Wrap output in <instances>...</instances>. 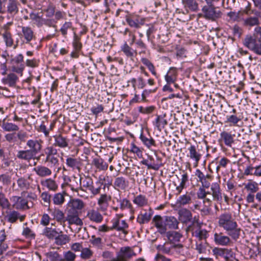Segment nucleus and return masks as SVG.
<instances>
[{
	"label": "nucleus",
	"instance_id": "obj_1",
	"mask_svg": "<svg viewBox=\"0 0 261 261\" xmlns=\"http://www.w3.org/2000/svg\"><path fill=\"white\" fill-rule=\"evenodd\" d=\"M218 225L226 231L227 234L233 240L237 241L241 235L240 228L231 213L225 212L218 217Z\"/></svg>",
	"mask_w": 261,
	"mask_h": 261
},
{
	"label": "nucleus",
	"instance_id": "obj_2",
	"mask_svg": "<svg viewBox=\"0 0 261 261\" xmlns=\"http://www.w3.org/2000/svg\"><path fill=\"white\" fill-rule=\"evenodd\" d=\"M80 187L75 190L78 192L79 190L83 191H90L93 195H96L100 193L101 186L102 184L99 181L97 182L96 184L97 185V187H94L93 185V182L92 178L89 176L84 178L81 177L80 179Z\"/></svg>",
	"mask_w": 261,
	"mask_h": 261
},
{
	"label": "nucleus",
	"instance_id": "obj_3",
	"mask_svg": "<svg viewBox=\"0 0 261 261\" xmlns=\"http://www.w3.org/2000/svg\"><path fill=\"white\" fill-rule=\"evenodd\" d=\"M243 45L258 55H261V42L253 35H247L243 41Z\"/></svg>",
	"mask_w": 261,
	"mask_h": 261
},
{
	"label": "nucleus",
	"instance_id": "obj_4",
	"mask_svg": "<svg viewBox=\"0 0 261 261\" xmlns=\"http://www.w3.org/2000/svg\"><path fill=\"white\" fill-rule=\"evenodd\" d=\"M251 13L253 16L249 15L243 20V24L245 27L251 28L258 25L260 23L261 12L254 10L251 11Z\"/></svg>",
	"mask_w": 261,
	"mask_h": 261
},
{
	"label": "nucleus",
	"instance_id": "obj_5",
	"mask_svg": "<svg viewBox=\"0 0 261 261\" xmlns=\"http://www.w3.org/2000/svg\"><path fill=\"white\" fill-rule=\"evenodd\" d=\"M244 189L248 192L246 197V200L248 203H253L254 202V193L258 192L259 190L258 184L253 181H250L247 184H244Z\"/></svg>",
	"mask_w": 261,
	"mask_h": 261
},
{
	"label": "nucleus",
	"instance_id": "obj_6",
	"mask_svg": "<svg viewBox=\"0 0 261 261\" xmlns=\"http://www.w3.org/2000/svg\"><path fill=\"white\" fill-rule=\"evenodd\" d=\"M152 223L158 229V232L161 234H165L167 231L166 225L165 222V217L163 218L160 215H155L152 220Z\"/></svg>",
	"mask_w": 261,
	"mask_h": 261
},
{
	"label": "nucleus",
	"instance_id": "obj_7",
	"mask_svg": "<svg viewBox=\"0 0 261 261\" xmlns=\"http://www.w3.org/2000/svg\"><path fill=\"white\" fill-rule=\"evenodd\" d=\"M203 16L206 19L214 20L221 16V13L219 11H216L215 8L212 6H204L202 9Z\"/></svg>",
	"mask_w": 261,
	"mask_h": 261
},
{
	"label": "nucleus",
	"instance_id": "obj_8",
	"mask_svg": "<svg viewBox=\"0 0 261 261\" xmlns=\"http://www.w3.org/2000/svg\"><path fill=\"white\" fill-rule=\"evenodd\" d=\"M65 221H67L69 225L75 224L77 226H82L83 222L81 219L79 217V212H75L72 211H67Z\"/></svg>",
	"mask_w": 261,
	"mask_h": 261
},
{
	"label": "nucleus",
	"instance_id": "obj_9",
	"mask_svg": "<svg viewBox=\"0 0 261 261\" xmlns=\"http://www.w3.org/2000/svg\"><path fill=\"white\" fill-rule=\"evenodd\" d=\"M67 210L72 212H79V211L82 210L84 206V202L79 199H71L67 204Z\"/></svg>",
	"mask_w": 261,
	"mask_h": 261
},
{
	"label": "nucleus",
	"instance_id": "obj_10",
	"mask_svg": "<svg viewBox=\"0 0 261 261\" xmlns=\"http://www.w3.org/2000/svg\"><path fill=\"white\" fill-rule=\"evenodd\" d=\"M220 136L219 141L223 142L227 147H232V144L234 143V134H231L230 133L223 131L220 133Z\"/></svg>",
	"mask_w": 261,
	"mask_h": 261
},
{
	"label": "nucleus",
	"instance_id": "obj_11",
	"mask_svg": "<svg viewBox=\"0 0 261 261\" xmlns=\"http://www.w3.org/2000/svg\"><path fill=\"white\" fill-rule=\"evenodd\" d=\"M178 219L184 224H187L192 220V214L191 211L187 208H182L178 210Z\"/></svg>",
	"mask_w": 261,
	"mask_h": 261
},
{
	"label": "nucleus",
	"instance_id": "obj_12",
	"mask_svg": "<svg viewBox=\"0 0 261 261\" xmlns=\"http://www.w3.org/2000/svg\"><path fill=\"white\" fill-rule=\"evenodd\" d=\"M129 181L123 177H118L115 179L113 187L117 191H124L128 187Z\"/></svg>",
	"mask_w": 261,
	"mask_h": 261
},
{
	"label": "nucleus",
	"instance_id": "obj_13",
	"mask_svg": "<svg viewBox=\"0 0 261 261\" xmlns=\"http://www.w3.org/2000/svg\"><path fill=\"white\" fill-rule=\"evenodd\" d=\"M215 243L221 246H227L230 242L231 240L228 236H225L222 232H216L214 236Z\"/></svg>",
	"mask_w": 261,
	"mask_h": 261
},
{
	"label": "nucleus",
	"instance_id": "obj_14",
	"mask_svg": "<svg viewBox=\"0 0 261 261\" xmlns=\"http://www.w3.org/2000/svg\"><path fill=\"white\" fill-rule=\"evenodd\" d=\"M168 242L170 244H177L179 242L182 237V235L179 232L171 230L165 233Z\"/></svg>",
	"mask_w": 261,
	"mask_h": 261
},
{
	"label": "nucleus",
	"instance_id": "obj_15",
	"mask_svg": "<svg viewBox=\"0 0 261 261\" xmlns=\"http://www.w3.org/2000/svg\"><path fill=\"white\" fill-rule=\"evenodd\" d=\"M27 145L29 147L30 151L35 156L41 150V141L37 140H29L27 142Z\"/></svg>",
	"mask_w": 261,
	"mask_h": 261
},
{
	"label": "nucleus",
	"instance_id": "obj_16",
	"mask_svg": "<svg viewBox=\"0 0 261 261\" xmlns=\"http://www.w3.org/2000/svg\"><path fill=\"white\" fill-rule=\"evenodd\" d=\"M22 37L26 43H29L35 38V36L32 29L29 27H22Z\"/></svg>",
	"mask_w": 261,
	"mask_h": 261
},
{
	"label": "nucleus",
	"instance_id": "obj_17",
	"mask_svg": "<svg viewBox=\"0 0 261 261\" xmlns=\"http://www.w3.org/2000/svg\"><path fill=\"white\" fill-rule=\"evenodd\" d=\"M19 3L16 0H8L6 4V12L11 15L17 14L19 10Z\"/></svg>",
	"mask_w": 261,
	"mask_h": 261
},
{
	"label": "nucleus",
	"instance_id": "obj_18",
	"mask_svg": "<svg viewBox=\"0 0 261 261\" xmlns=\"http://www.w3.org/2000/svg\"><path fill=\"white\" fill-rule=\"evenodd\" d=\"M177 69L175 67H170L165 76V81L168 84H173L177 80Z\"/></svg>",
	"mask_w": 261,
	"mask_h": 261
},
{
	"label": "nucleus",
	"instance_id": "obj_19",
	"mask_svg": "<svg viewBox=\"0 0 261 261\" xmlns=\"http://www.w3.org/2000/svg\"><path fill=\"white\" fill-rule=\"evenodd\" d=\"M18 80V78L15 74L11 73L2 79V82L10 87H15Z\"/></svg>",
	"mask_w": 261,
	"mask_h": 261
},
{
	"label": "nucleus",
	"instance_id": "obj_20",
	"mask_svg": "<svg viewBox=\"0 0 261 261\" xmlns=\"http://www.w3.org/2000/svg\"><path fill=\"white\" fill-rule=\"evenodd\" d=\"M165 222L166 223V228L168 227L171 229H178L179 222L173 216H165Z\"/></svg>",
	"mask_w": 261,
	"mask_h": 261
},
{
	"label": "nucleus",
	"instance_id": "obj_21",
	"mask_svg": "<svg viewBox=\"0 0 261 261\" xmlns=\"http://www.w3.org/2000/svg\"><path fill=\"white\" fill-rule=\"evenodd\" d=\"M87 216L91 221L96 223H100L103 220L101 214L98 211L93 209L88 212Z\"/></svg>",
	"mask_w": 261,
	"mask_h": 261
},
{
	"label": "nucleus",
	"instance_id": "obj_22",
	"mask_svg": "<svg viewBox=\"0 0 261 261\" xmlns=\"http://www.w3.org/2000/svg\"><path fill=\"white\" fill-rule=\"evenodd\" d=\"M167 123L168 121L166 119V115L165 114L158 116L153 122L154 125L159 130H161L163 129Z\"/></svg>",
	"mask_w": 261,
	"mask_h": 261
},
{
	"label": "nucleus",
	"instance_id": "obj_23",
	"mask_svg": "<svg viewBox=\"0 0 261 261\" xmlns=\"http://www.w3.org/2000/svg\"><path fill=\"white\" fill-rule=\"evenodd\" d=\"M50 211L51 215L53 216L54 219H55L57 222H59L61 224L62 223L65 222V217L63 212L59 209H48Z\"/></svg>",
	"mask_w": 261,
	"mask_h": 261
},
{
	"label": "nucleus",
	"instance_id": "obj_24",
	"mask_svg": "<svg viewBox=\"0 0 261 261\" xmlns=\"http://www.w3.org/2000/svg\"><path fill=\"white\" fill-rule=\"evenodd\" d=\"M111 197L106 194L100 195L98 200V204L100 206V210L101 211H105L108 206V202L111 200Z\"/></svg>",
	"mask_w": 261,
	"mask_h": 261
},
{
	"label": "nucleus",
	"instance_id": "obj_25",
	"mask_svg": "<svg viewBox=\"0 0 261 261\" xmlns=\"http://www.w3.org/2000/svg\"><path fill=\"white\" fill-rule=\"evenodd\" d=\"M211 190L214 200L220 201L222 200V196L220 192V186L217 182L212 184Z\"/></svg>",
	"mask_w": 261,
	"mask_h": 261
},
{
	"label": "nucleus",
	"instance_id": "obj_26",
	"mask_svg": "<svg viewBox=\"0 0 261 261\" xmlns=\"http://www.w3.org/2000/svg\"><path fill=\"white\" fill-rule=\"evenodd\" d=\"M62 233V231L58 232L56 229L52 228L51 227H45L43 230V234L46 236L48 239L50 240L56 239L58 234Z\"/></svg>",
	"mask_w": 261,
	"mask_h": 261
},
{
	"label": "nucleus",
	"instance_id": "obj_27",
	"mask_svg": "<svg viewBox=\"0 0 261 261\" xmlns=\"http://www.w3.org/2000/svg\"><path fill=\"white\" fill-rule=\"evenodd\" d=\"M55 139L54 145L61 148H65L68 145V140L65 137L61 135H56L54 136Z\"/></svg>",
	"mask_w": 261,
	"mask_h": 261
},
{
	"label": "nucleus",
	"instance_id": "obj_28",
	"mask_svg": "<svg viewBox=\"0 0 261 261\" xmlns=\"http://www.w3.org/2000/svg\"><path fill=\"white\" fill-rule=\"evenodd\" d=\"M139 138L143 144L149 149L156 146L154 140L152 137L147 138L143 135V133L140 134Z\"/></svg>",
	"mask_w": 261,
	"mask_h": 261
},
{
	"label": "nucleus",
	"instance_id": "obj_29",
	"mask_svg": "<svg viewBox=\"0 0 261 261\" xmlns=\"http://www.w3.org/2000/svg\"><path fill=\"white\" fill-rule=\"evenodd\" d=\"M35 156L34 155L28 150H19L17 152L16 157L19 159L23 160L25 161L29 162L30 160Z\"/></svg>",
	"mask_w": 261,
	"mask_h": 261
},
{
	"label": "nucleus",
	"instance_id": "obj_30",
	"mask_svg": "<svg viewBox=\"0 0 261 261\" xmlns=\"http://www.w3.org/2000/svg\"><path fill=\"white\" fill-rule=\"evenodd\" d=\"M245 174H251L257 176H261V165L256 166V167L251 166L247 167L245 170Z\"/></svg>",
	"mask_w": 261,
	"mask_h": 261
},
{
	"label": "nucleus",
	"instance_id": "obj_31",
	"mask_svg": "<svg viewBox=\"0 0 261 261\" xmlns=\"http://www.w3.org/2000/svg\"><path fill=\"white\" fill-rule=\"evenodd\" d=\"M6 213L5 219L11 223L16 222L19 217V213L15 211L7 212Z\"/></svg>",
	"mask_w": 261,
	"mask_h": 261
},
{
	"label": "nucleus",
	"instance_id": "obj_32",
	"mask_svg": "<svg viewBox=\"0 0 261 261\" xmlns=\"http://www.w3.org/2000/svg\"><path fill=\"white\" fill-rule=\"evenodd\" d=\"M184 7L192 11H196L198 9V3L195 0H182Z\"/></svg>",
	"mask_w": 261,
	"mask_h": 261
},
{
	"label": "nucleus",
	"instance_id": "obj_33",
	"mask_svg": "<svg viewBox=\"0 0 261 261\" xmlns=\"http://www.w3.org/2000/svg\"><path fill=\"white\" fill-rule=\"evenodd\" d=\"M2 128L6 132H15L18 131V126L14 123L8 122H3L2 124Z\"/></svg>",
	"mask_w": 261,
	"mask_h": 261
},
{
	"label": "nucleus",
	"instance_id": "obj_34",
	"mask_svg": "<svg viewBox=\"0 0 261 261\" xmlns=\"http://www.w3.org/2000/svg\"><path fill=\"white\" fill-rule=\"evenodd\" d=\"M169 242H166L163 245H159L157 247V249L162 251L163 253L171 255L173 254L172 250L174 249L173 244H170L168 246Z\"/></svg>",
	"mask_w": 261,
	"mask_h": 261
},
{
	"label": "nucleus",
	"instance_id": "obj_35",
	"mask_svg": "<svg viewBox=\"0 0 261 261\" xmlns=\"http://www.w3.org/2000/svg\"><path fill=\"white\" fill-rule=\"evenodd\" d=\"M213 252L217 257L220 256L224 258H228L230 251L228 249L216 247L213 249Z\"/></svg>",
	"mask_w": 261,
	"mask_h": 261
},
{
	"label": "nucleus",
	"instance_id": "obj_36",
	"mask_svg": "<svg viewBox=\"0 0 261 261\" xmlns=\"http://www.w3.org/2000/svg\"><path fill=\"white\" fill-rule=\"evenodd\" d=\"M152 216V213L145 212L144 214H141L138 215L137 218V221L140 224H143L148 223Z\"/></svg>",
	"mask_w": 261,
	"mask_h": 261
},
{
	"label": "nucleus",
	"instance_id": "obj_37",
	"mask_svg": "<svg viewBox=\"0 0 261 261\" xmlns=\"http://www.w3.org/2000/svg\"><path fill=\"white\" fill-rule=\"evenodd\" d=\"M30 16L33 24L37 27H40L44 24V18L42 16H39L38 14L31 13Z\"/></svg>",
	"mask_w": 261,
	"mask_h": 261
},
{
	"label": "nucleus",
	"instance_id": "obj_38",
	"mask_svg": "<svg viewBox=\"0 0 261 261\" xmlns=\"http://www.w3.org/2000/svg\"><path fill=\"white\" fill-rule=\"evenodd\" d=\"M193 236L197 238L199 241L205 240L207 238L208 231L205 229H198L193 232Z\"/></svg>",
	"mask_w": 261,
	"mask_h": 261
},
{
	"label": "nucleus",
	"instance_id": "obj_39",
	"mask_svg": "<svg viewBox=\"0 0 261 261\" xmlns=\"http://www.w3.org/2000/svg\"><path fill=\"white\" fill-rule=\"evenodd\" d=\"M69 241V237L67 234L59 233L55 239V243L58 245H65Z\"/></svg>",
	"mask_w": 261,
	"mask_h": 261
},
{
	"label": "nucleus",
	"instance_id": "obj_40",
	"mask_svg": "<svg viewBox=\"0 0 261 261\" xmlns=\"http://www.w3.org/2000/svg\"><path fill=\"white\" fill-rule=\"evenodd\" d=\"M34 170L35 171L38 175L40 176H45L51 174V171L48 168L44 166H38L34 168Z\"/></svg>",
	"mask_w": 261,
	"mask_h": 261
},
{
	"label": "nucleus",
	"instance_id": "obj_41",
	"mask_svg": "<svg viewBox=\"0 0 261 261\" xmlns=\"http://www.w3.org/2000/svg\"><path fill=\"white\" fill-rule=\"evenodd\" d=\"M41 183L42 186L46 187L48 189L50 190L55 191L58 188V186L56 182L50 178L47 179L45 180H42L41 181Z\"/></svg>",
	"mask_w": 261,
	"mask_h": 261
},
{
	"label": "nucleus",
	"instance_id": "obj_42",
	"mask_svg": "<svg viewBox=\"0 0 261 261\" xmlns=\"http://www.w3.org/2000/svg\"><path fill=\"white\" fill-rule=\"evenodd\" d=\"M121 49L127 57L131 58L134 57V52L136 53V51L133 50L126 42L121 46Z\"/></svg>",
	"mask_w": 261,
	"mask_h": 261
},
{
	"label": "nucleus",
	"instance_id": "obj_43",
	"mask_svg": "<svg viewBox=\"0 0 261 261\" xmlns=\"http://www.w3.org/2000/svg\"><path fill=\"white\" fill-rule=\"evenodd\" d=\"M45 256L50 261H64L57 251H49L45 253Z\"/></svg>",
	"mask_w": 261,
	"mask_h": 261
},
{
	"label": "nucleus",
	"instance_id": "obj_44",
	"mask_svg": "<svg viewBox=\"0 0 261 261\" xmlns=\"http://www.w3.org/2000/svg\"><path fill=\"white\" fill-rule=\"evenodd\" d=\"M191 201V197L190 195L185 194L179 197L177 200V204L179 205H185Z\"/></svg>",
	"mask_w": 261,
	"mask_h": 261
},
{
	"label": "nucleus",
	"instance_id": "obj_45",
	"mask_svg": "<svg viewBox=\"0 0 261 261\" xmlns=\"http://www.w3.org/2000/svg\"><path fill=\"white\" fill-rule=\"evenodd\" d=\"M2 37L7 47H11L13 44V40L9 32L5 31L2 34Z\"/></svg>",
	"mask_w": 261,
	"mask_h": 261
},
{
	"label": "nucleus",
	"instance_id": "obj_46",
	"mask_svg": "<svg viewBox=\"0 0 261 261\" xmlns=\"http://www.w3.org/2000/svg\"><path fill=\"white\" fill-rule=\"evenodd\" d=\"M0 206L3 209H10L11 206L10 203L6 197L5 195L1 192H0Z\"/></svg>",
	"mask_w": 261,
	"mask_h": 261
},
{
	"label": "nucleus",
	"instance_id": "obj_47",
	"mask_svg": "<svg viewBox=\"0 0 261 261\" xmlns=\"http://www.w3.org/2000/svg\"><path fill=\"white\" fill-rule=\"evenodd\" d=\"M188 181V176L187 173L182 175L181 181L178 186H177L176 190L178 191V194L181 192L182 190L186 187V183Z\"/></svg>",
	"mask_w": 261,
	"mask_h": 261
},
{
	"label": "nucleus",
	"instance_id": "obj_48",
	"mask_svg": "<svg viewBox=\"0 0 261 261\" xmlns=\"http://www.w3.org/2000/svg\"><path fill=\"white\" fill-rule=\"evenodd\" d=\"M133 202L139 206H143L147 203V200L144 196L139 195L134 198Z\"/></svg>",
	"mask_w": 261,
	"mask_h": 261
},
{
	"label": "nucleus",
	"instance_id": "obj_49",
	"mask_svg": "<svg viewBox=\"0 0 261 261\" xmlns=\"http://www.w3.org/2000/svg\"><path fill=\"white\" fill-rule=\"evenodd\" d=\"M22 234L24 236L26 239L30 240L35 239L36 236L35 233L28 227L23 228Z\"/></svg>",
	"mask_w": 261,
	"mask_h": 261
},
{
	"label": "nucleus",
	"instance_id": "obj_50",
	"mask_svg": "<svg viewBox=\"0 0 261 261\" xmlns=\"http://www.w3.org/2000/svg\"><path fill=\"white\" fill-rule=\"evenodd\" d=\"M72 44L74 48L77 51L80 50L82 47V44L81 42V38L75 34H74Z\"/></svg>",
	"mask_w": 261,
	"mask_h": 261
},
{
	"label": "nucleus",
	"instance_id": "obj_51",
	"mask_svg": "<svg viewBox=\"0 0 261 261\" xmlns=\"http://www.w3.org/2000/svg\"><path fill=\"white\" fill-rule=\"evenodd\" d=\"M189 151L190 158L193 159L196 162H198L200 155L197 152L195 146H191L189 148Z\"/></svg>",
	"mask_w": 261,
	"mask_h": 261
},
{
	"label": "nucleus",
	"instance_id": "obj_52",
	"mask_svg": "<svg viewBox=\"0 0 261 261\" xmlns=\"http://www.w3.org/2000/svg\"><path fill=\"white\" fill-rule=\"evenodd\" d=\"M54 203L57 205H60L64 201V196L60 193L55 194L53 197Z\"/></svg>",
	"mask_w": 261,
	"mask_h": 261
},
{
	"label": "nucleus",
	"instance_id": "obj_53",
	"mask_svg": "<svg viewBox=\"0 0 261 261\" xmlns=\"http://www.w3.org/2000/svg\"><path fill=\"white\" fill-rule=\"evenodd\" d=\"M17 183L18 187L21 190L28 189L29 187L30 184L27 180L24 178H19L17 180Z\"/></svg>",
	"mask_w": 261,
	"mask_h": 261
},
{
	"label": "nucleus",
	"instance_id": "obj_54",
	"mask_svg": "<svg viewBox=\"0 0 261 261\" xmlns=\"http://www.w3.org/2000/svg\"><path fill=\"white\" fill-rule=\"evenodd\" d=\"M241 121V119L235 115L227 116L226 122L230 123V125H236L237 124Z\"/></svg>",
	"mask_w": 261,
	"mask_h": 261
},
{
	"label": "nucleus",
	"instance_id": "obj_55",
	"mask_svg": "<svg viewBox=\"0 0 261 261\" xmlns=\"http://www.w3.org/2000/svg\"><path fill=\"white\" fill-rule=\"evenodd\" d=\"M93 254L92 251L88 248H83L81 250V257L84 259L90 258Z\"/></svg>",
	"mask_w": 261,
	"mask_h": 261
},
{
	"label": "nucleus",
	"instance_id": "obj_56",
	"mask_svg": "<svg viewBox=\"0 0 261 261\" xmlns=\"http://www.w3.org/2000/svg\"><path fill=\"white\" fill-rule=\"evenodd\" d=\"M155 107L154 106H149L147 107H143L140 106L138 107V111L139 112L144 114H149L153 112L154 110Z\"/></svg>",
	"mask_w": 261,
	"mask_h": 261
},
{
	"label": "nucleus",
	"instance_id": "obj_57",
	"mask_svg": "<svg viewBox=\"0 0 261 261\" xmlns=\"http://www.w3.org/2000/svg\"><path fill=\"white\" fill-rule=\"evenodd\" d=\"M41 197L44 201V205L45 206H49L50 202V195L46 192H44L42 193Z\"/></svg>",
	"mask_w": 261,
	"mask_h": 261
},
{
	"label": "nucleus",
	"instance_id": "obj_58",
	"mask_svg": "<svg viewBox=\"0 0 261 261\" xmlns=\"http://www.w3.org/2000/svg\"><path fill=\"white\" fill-rule=\"evenodd\" d=\"M206 243H203L201 241L197 242L196 244V250L199 253H204L206 251Z\"/></svg>",
	"mask_w": 261,
	"mask_h": 261
},
{
	"label": "nucleus",
	"instance_id": "obj_59",
	"mask_svg": "<svg viewBox=\"0 0 261 261\" xmlns=\"http://www.w3.org/2000/svg\"><path fill=\"white\" fill-rule=\"evenodd\" d=\"M120 209L122 210H123L125 208H132V205L130 203V201L124 198L122 200H120Z\"/></svg>",
	"mask_w": 261,
	"mask_h": 261
},
{
	"label": "nucleus",
	"instance_id": "obj_60",
	"mask_svg": "<svg viewBox=\"0 0 261 261\" xmlns=\"http://www.w3.org/2000/svg\"><path fill=\"white\" fill-rule=\"evenodd\" d=\"M129 150L134 153L137 154L138 156L142 154L141 149L135 144L134 142H132L130 144Z\"/></svg>",
	"mask_w": 261,
	"mask_h": 261
},
{
	"label": "nucleus",
	"instance_id": "obj_61",
	"mask_svg": "<svg viewBox=\"0 0 261 261\" xmlns=\"http://www.w3.org/2000/svg\"><path fill=\"white\" fill-rule=\"evenodd\" d=\"M71 28L72 23L71 22H65L60 29L62 35L66 36L67 34V30Z\"/></svg>",
	"mask_w": 261,
	"mask_h": 261
},
{
	"label": "nucleus",
	"instance_id": "obj_62",
	"mask_svg": "<svg viewBox=\"0 0 261 261\" xmlns=\"http://www.w3.org/2000/svg\"><path fill=\"white\" fill-rule=\"evenodd\" d=\"M64 261H74L76 255L72 252L68 251L64 253Z\"/></svg>",
	"mask_w": 261,
	"mask_h": 261
},
{
	"label": "nucleus",
	"instance_id": "obj_63",
	"mask_svg": "<svg viewBox=\"0 0 261 261\" xmlns=\"http://www.w3.org/2000/svg\"><path fill=\"white\" fill-rule=\"evenodd\" d=\"M45 12L46 13L45 16L47 17H51L54 15L55 12V7L53 5H49L45 10Z\"/></svg>",
	"mask_w": 261,
	"mask_h": 261
},
{
	"label": "nucleus",
	"instance_id": "obj_64",
	"mask_svg": "<svg viewBox=\"0 0 261 261\" xmlns=\"http://www.w3.org/2000/svg\"><path fill=\"white\" fill-rule=\"evenodd\" d=\"M25 64L28 67L35 68L38 66L39 61L36 59H27Z\"/></svg>",
	"mask_w": 261,
	"mask_h": 261
}]
</instances>
